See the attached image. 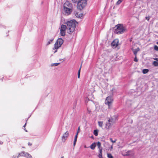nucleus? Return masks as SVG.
I'll list each match as a JSON object with an SVG mask.
<instances>
[{
	"instance_id": "obj_1",
	"label": "nucleus",
	"mask_w": 158,
	"mask_h": 158,
	"mask_svg": "<svg viewBox=\"0 0 158 158\" xmlns=\"http://www.w3.org/2000/svg\"><path fill=\"white\" fill-rule=\"evenodd\" d=\"M75 20H73L68 21L65 24L67 25V32L69 34H71L74 31L76 27Z\"/></svg>"
},
{
	"instance_id": "obj_2",
	"label": "nucleus",
	"mask_w": 158,
	"mask_h": 158,
	"mask_svg": "<svg viewBox=\"0 0 158 158\" xmlns=\"http://www.w3.org/2000/svg\"><path fill=\"white\" fill-rule=\"evenodd\" d=\"M115 27L116 28L115 29L114 32L118 34H122L127 31L126 26L122 24H118Z\"/></svg>"
},
{
	"instance_id": "obj_3",
	"label": "nucleus",
	"mask_w": 158,
	"mask_h": 158,
	"mask_svg": "<svg viewBox=\"0 0 158 158\" xmlns=\"http://www.w3.org/2000/svg\"><path fill=\"white\" fill-rule=\"evenodd\" d=\"M63 42L64 40L61 38H58L57 39L54 44V47L53 48V50H55L54 52V53L57 52V49L61 47Z\"/></svg>"
},
{
	"instance_id": "obj_4",
	"label": "nucleus",
	"mask_w": 158,
	"mask_h": 158,
	"mask_svg": "<svg viewBox=\"0 0 158 158\" xmlns=\"http://www.w3.org/2000/svg\"><path fill=\"white\" fill-rule=\"evenodd\" d=\"M77 8L81 10L87 4L86 0H80L77 2Z\"/></svg>"
},
{
	"instance_id": "obj_5",
	"label": "nucleus",
	"mask_w": 158,
	"mask_h": 158,
	"mask_svg": "<svg viewBox=\"0 0 158 158\" xmlns=\"http://www.w3.org/2000/svg\"><path fill=\"white\" fill-rule=\"evenodd\" d=\"M113 101V99L111 97L108 96L106 98L105 100V104L108 105V108L110 109L112 107V103Z\"/></svg>"
},
{
	"instance_id": "obj_6",
	"label": "nucleus",
	"mask_w": 158,
	"mask_h": 158,
	"mask_svg": "<svg viewBox=\"0 0 158 158\" xmlns=\"http://www.w3.org/2000/svg\"><path fill=\"white\" fill-rule=\"evenodd\" d=\"M114 122V120L112 119V118H111L110 119H109L108 122L106 123V129H108L111 127L113 125Z\"/></svg>"
},
{
	"instance_id": "obj_7",
	"label": "nucleus",
	"mask_w": 158,
	"mask_h": 158,
	"mask_svg": "<svg viewBox=\"0 0 158 158\" xmlns=\"http://www.w3.org/2000/svg\"><path fill=\"white\" fill-rule=\"evenodd\" d=\"M64 12L67 15L70 14L72 11V9L71 8L64 6Z\"/></svg>"
},
{
	"instance_id": "obj_8",
	"label": "nucleus",
	"mask_w": 158,
	"mask_h": 158,
	"mask_svg": "<svg viewBox=\"0 0 158 158\" xmlns=\"http://www.w3.org/2000/svg\"><path fill=\"white\" fill-rule=\"evenodd\" d=\"M69 135V132L68 131H67L62 137V141H65L66 139Z\"/></svg>"
},
{
	"instance_id": "obj_9",
	"label": "nucleus",
	"mask_w": 158,
	"mask_h": 158,
	"mask_svg": "<svg viewBox=\"0 0 158 158\" xmlns=\"http://www.w3.org/2000/svg\"><path fill=\"white\" fill-rule=\"evenodd\" d=\"M64 6L69 7L72 9V5L69 2H66L64 4Z\"/></svg>"
},
{
	"instance_id": "obj_10",
	"label": "nucleus",
	"mask_w": 158,
	"mask_h": 158,
	"mask_svg": "<svg viewBox=\"0 0 158 158\" xmlns=\"http://www.w3.org/2000/svg\"><path fill=\"white\" fill-rule=\"evenodd\" d=\"M118 41L117 40H115L111 43V45L113 47L115 48L118 45Z\"/></svg>"
},
{
	"instance_id": "obj_11",
	"label": "nucleus",
	"mask_w": 158,
	"mask_h": 158,
	"mask_svg": "<svg viewBox=\"0 0 158 158\" xmlns=\"http://www.w3.org/2000/svg\"><path fill=\"white\" fill-rule=\"evenodd\" d=\"M132 50L135 55V56H136L137 54V52L139 51L140 50V49L139 48H137L135 49H134L133 48H132Z\"/></svg>"
},
{
	"instance_id": "obj_12",
	"label": "nucleus",
	"mask_w": 158,
	"mask_h": 158,
	"mask_svg": "<svg viewBox=\"0 0 158 158\" xmlns=\"http://www.w3.org/2000/svg\"><path fill=\"white\" fill-rule=\"evenodd\" d=\"M66 30L67 31V25H62L61 27L60 31H65Z\"/></svg>"
},
{
	"instance_id": "obj_13",
	"label": "nucleus",
	"mask_w": 158,
	"mask_h": 158,
	"mask_svg": "<svg viewBox=\"0 0 158 158\" xmlns=\"http://www.w3.org/2000/svg\"><path fill=\"white\" fill-rule=\"evenodd\" d=\"M78 134V132H77L76 135H75V136L74 139V142H73V146H75L76 145V143L77 140V138Z\"/></svg>"
},
{
	"instance_id": "obj_14",
	"label": "nucleus",
	"mask_w": 158,
	"mask_h": 158,
	"mask_svg": "<svg viewBox=\"0 0 158 158\" xmlns=\"http://www.w3.org/2000/svg\"><path fill=\"white\" fill-rule=\"evenodd\" d=\"M101 143L99 142H98L97 143V146L98 147V148L99 149V151L101 150V151H102V148L101 147Z\"/></svg>"
},
{
	"instance_id": "obj_15",
	"label": "nucleus",
	"mask_w": 158,
	"mask_h": 158,
	"mask_svg": "<svg viewBox=\"0 0 158 158\" xmlns=\"http://www.w3.org/2000/svg\"><path fill=\"white\" fill-rule=\"evenodd\" d=\"M96 146V144L95 143H93L90 146V148L92 150H94L95 147Z\"/></svg>"
},
{
	"instance_id": "obj_16",
	"label": "nucleus",
	"mask_w": 158,
	"mask_h": 158,
	"mask_svg": "<svg viewBox=\"0 0 158 158\" xmlns=\"http://www.w3.org/2000/svg\"><path fill=\"white\" fill-rule=\"evenodd\" d=\"M24 156L28 158H32V156L28 153L26 152L24 153Z\"/></svg>"
},
{
	"instance_id": "obj_17",
	"label": "nucleus",
	"mask_w": 158,
	"mask_h": 158,
	"mask_svg": "<svg viewBox=\"0 0 158 158\" xmlns=\"http://www.w3.org/2000/svg\"><path fill=\"white\" fill-rule=\"evenodd\" d=\"M24 153L25 152H22L20 153H19L17 156V158L19 157L20 156H24Z\"/></svg>"
},
{
	"instance_id": "obj_18",
	"label": "nucleus",
	"mask_w": 158,
	"mask_h": 158,
	"mask_svg": "<svg viewBox=\"0 0 158 158\" xmlns=\"http://www.w3.org/2000/svg\"><path fill=\"white\" fill-rule=\"evenodd\" d=\"M132 154V151H128L126 153L125 155L126 156H130Z\"/></svg>"
},
{
	"instance_id": "obj_19",
	"label": "nucleus",
	"mask_w": 158,
	"mask_h": 158,
	"mask_svg": "<svg viewBox=\"0 0 158 158\" xmlns=\"http://www.w3.org/2000/svg\"><path fill=\"white\" fill-rule=\"evenodd\" d=\"M53 40H54L53 38H52V39H51L49 40L48 41V42L46 44V45L48 46V45H49L50 44H51V43L52 42V41Z\"/></svg>"
},
{
	"instance_id": "obj_20",
	"label": "nucleus",
	"mask_w": 158,
	"mask_h": 158,
	"mask_svg": "<svg viewBox=\"0 0 158 158\" xmlns=\"http://www.w3.org/2000/svg\"><path fill=\"white\" fill-rule=\"evenodd\" d=\"M98 130H94V134L96 136H97L98 135Z\"/></svg>"
},
{
	"instance_id": "obj_21",
	"label": "nucleus",
	"mask_w": 158,
	"mask_h": 158,
	"mask_svg": "<svg viewBox=\"0 0 158 158\" xmlns=\"http://www.w3.org/2000/svg\"><path fill=\"white\" fill-rule=\"evenodd\" d=\"M60 33L61 36H64L65 35V31H60Z\"/></svg>"
},
{
	"instance_id": "obj_22",
	"label": "nucleus",
	"mask_w": 158,
	"mask_h": 158,
	"mask_svg": "<svg viewBox=\"0 0 158 158\" xmlns=\"http://www.w3.org/2000/svg\"><path fill=\"white\" fill-rule=\"evenodd\" d=\"M75 15L78 18H80V17L82 16V15L80 14L77 12H76L75 13Z\"/></svg>"
},
{
	"instance_id": "obj_23",
	"label": "nucleus",
	"mask_w": 158,
	"mask_h": 158,
	"mask_svg": "<svg viewBox=\"0 0 158 158\" xmlns=\"http://www.w3.org/2000/svg\"><path fill=\"white\" fill-rule=\"evenodd\" d=\"M153 65L155 66H158V61H154L153 63Z\"/></svg>"
},
{
	"instance_id": "obj_24",
	"label": "nucleus",
	"mask_w": 158,
	"mask_h": 158,
	"mask_svg": "<svg viewBox=\"0 0 158 158\" xmlns=\"http://www.w3.org/2000/svg\"><path fill=\"white\" fill-rule=\"evenodd\" d=\"M148 71H149L148 69H143V70L142 72L143 74H146V73H147L148 72Z\"/></svg>"
},
{
	"instance_id": "obj_25",
	"label": "nucleus",
	"mask_w": 158,
	"mask_h": 158,
	"mask_svg": "<svg viewBox=\"0 0 158 158\" xmlns=\"http://www.w3.org/2000/svg\"><path fill=\"white\" fill-rule=\"evenodd\" d=\"M100 153L98 155V156L99 158H102V151L100 150V151H99Z\"/></svg>"
},
{
	"instance_id": "obj_26",
	"label": "nucleus",
	"mask_w": 158,
	"mask_h": 158,
	"mask_svg": "<svg viewBox=\"0 0 158 158\" xmlns=\"http://www.w3.org/2000/svg\"><path fill=\"white\" fill-rule=\"evenodd\" d=\"M103 123L102 122L99 121L98 122V124L99 127H102Z\"/></svg>"
},
{
	"instance_id": "obj_27",
	"label": "nucleus",
	"mask_w": 158,
	"mask_h": 158,
	"mask_svg": "<svg viewBox=\"0 0 158 158\" xmlns=\"http://www.w3.org/2000/svg\"><path fill=\"white\" fill-rule=\"evenodd\" d=\"M81 67H80V69H79V70H78V78H80V71H81Z\"/></svg>"
},
{
	"instance_id": "obj_28",
	"label": "nucleus",
	"mask_w": 158,
	"mask_h": 158,
	"mask_svg": "<svg viewBox=\"0 0 158 158\" xmlns=\"http://www.w3.org/2000/svg\"><path fill=\"white\" fill-rule=\"evenodd\" d=\"M60 64V63H53L52 64V66H56Z\"/></svg>"
},
{
	"instance_id": "obj_29",
	"label": "nucleus",
	"mask_w": 158,
	"mask_h": 158,
	"mask_svg": "<svg viewBox=\"0 0 158 158\" xmlns=\"http://www.w3.org/2000/svg\"><path fill=\"white\" fill-rule=\"evenodd\" d=\"M123 0H118L116 2V5H118L120 4L122 2Z\"/></svg>"
},
{
	"instance_id": "obj_30",
	"label": "nucleus",
	"mask_w": 158,
	"mask_h": 158,
	"mask_svg": "<svg viewBox=\"0 0 158 158\" xmlns=\"http://www.w3.org/2000/svg\"><path fill=\"white\" fill-rule=\"evenodd\" d=\"M107 157L108 158H113V157L110 153L107 154Z\"/></svg>"
},
{
	"instance_id": "obj_31",
	"label": "nucleus",
	"mask_w": 158,
	"mask_h": 158,
	"mask_svg": "<svg viewBox=\"0 0 158 158\" xmlns=\"http://www.w3.org/2000/svg\"><path fill=\"white\" fill-rule=\"evenodd\" d=\"M72 2L74 3H77L80 0H71Z\"/></svg>"
},
{
	"instance_id": "obj_32",
	"label": "nucleus",
	"mask_w": 158,
	"mask_h": 158,
	"mask_svg": "<svg viewBox=\"0 0 158 158\" xmlns=\"http://www.w3.org/2000/svg\"><path fill=\"white\" fill-rule=\"evenodd\" d=\"M154 49L156 51H158V46L155 45L154 47Z\"/></svg>"
},
{
	"instance_id": "obj_33",
	"label": "nucleus",
	"mask_w": 158,
	"mask_h": 158,
	"mask_svg": "<svg viewBox=\"0 0 158 158\" xmlns=\"http://www.w3.org/2000/svg\"><path fill=\"white\" fill-rule=\"evenodd\" d=\"M77 101H75L74 103V106H73V108H74L76 107V105H77Z\"/></svg>"
},
{
	"instance_id": "obj_34",
	"label": "nucleus",
	"mask_w": 158,
	"mask_h": 158,
	"mask_svg": "<svg viewBox=\"0 0 158 158\" xmlns=\"http://www.w3.org/2000/svg\"><path fill=\"white\" fill-rule=\"evenodd\" d=\"M134 61L135 62H138V60L136 56H135V57L134 59Z\"/></svg>"
},
{
	"instance_id": "obj_35",
	"label": "nucleus",
	"mask_w": 158,
	"mask_h": 158,
	"mask_svg": "<svg viewBox=\"0 0 158 158\" xmlns=\"http://www.w3.org/2000/svg\"><path fill=\"white\" fill-rule=\"evenodd\" d=\"M110 140L113 143H115L116 142V140H114V141H113V140H112V139L111 138L110 139Z\"/></svg>"
},
{
	"instance_id": "obj_36",
	"label": "nucleus",
	"mask_w": 158,
	"mask_h": 158,
	"mask_svg": "<svg viewBox=\"0 0 158 158\" xmlns=\"http://www.w3.org/2000/svg\"><path fill=\"white\" fill-rule=\"evenodd\" d=\"M17 157V156L16 155H14L12 157V158H16Z\"/></svg>"
},
{
	"instance_id": "obj_37",
	"label": "nucleus",
	"mask_w": 158,
	"mask_h": 158,
	"mask_svg": "<svg viewBox=\"0 0 158 158\" xmlns=\"http://www.w3.org/2000/svg\"><path fill=\"white\" fill-rule=\"evenodd\" d=\"M154 60H156L157 61H158V58H154Z\"/></svg>"
},
{
	"instance_id": "obj_38",
	"label": "nucleus",
	"mask_w": 158,
	"mask_h": 158,
	"mask_svg": "<svg viewBox=\"0 0 158 158\" xmlns=\"http://www.w3.org/2000/svg\"><path fill=\"white\" fill-rule=\"evenodd\" d=\"M28 145L29 146H31L32 145V144L31 143H30V142H29L28 143Z\"/></svg>"
},
{
	"instance_id": "obj_39",
	"label": "nucleus",
	"mask_w": 158,
	"mask_h": 158,
	"mask_svg": "<svg viewBox=\"0 0 158 158\" xmlns=\"http://www.w3.org/2000/svg\"><path fill=\"white\" fill-rule=\"evenodd\" d=\"M3 143V142L2 141H0V144H2Z\"/></svg>"
},
{
	"instance_id": "obj_40",
	"label": "nucleus",
	"mask_w": 158,
	"mask_h": 158,
	"mask_svg": "<svg viewBox=\"0 0 158 158\" xmlns=\"http://www.w3.org/2000/svg\"><path fill=\"white\" fill-rule=\"evenodd\" d=\"M26 123L23 126V127H25L26 126Z\"/></svg>"
},
{
	"instance_id": "obj_41",
	"label": "nucleus",
	"mask_w": 158,
	"mask_h": 158,
	"mask_svg": "<svg viewBox=\"0 0 158 158\" xmlns=\"http://www.w3.org/2000/svg\"><path fill=\"white\" fill-rule=\"evenodd\" d=\"M24 130L25 131L27 132V130H26L25 128H24Z\"/></svg>"
},
{
	"instance_id": "obj_42",
	"label": "nucleus",
	"mask_w": 158,
	"mask_h": 158,
	"mask_svg": "<svg viewBox=\"0 0 158 158\" xmlns=\"http://www.w3.org/2000/svg\"><path fill=\"white\" fill-rule=\"evenodd\" d=\"M146 19H147L148 20H149V18H148L146 17Z\"/></svg>"
},
{
	"instance_id": "obj_43",
	"label": "nucleus",
	"mask_w": 158,
	"mask_h": 158,
	"mask_svg": "<svg viewBox=\"0 0 158 158\" xmlns=\"http://www.w3.org/2000/svg\"><path fill=\"white\" fill-rule=\"evenodd\" d=\"M80 130V128L79 127H78V131L77 132H78V131Z\"/></svg>"
},
{
	"instance_id": "obj_44",
	"label": "nucleus",
	"mask_w": 158,
	"mask_h": 158,
	"mask_svg": "<svg viewBox=\"0 0 158 158\" xmlns=\"http://www.w3.org/2000/svg\"><path fill=\"white\" fill-rule=\"evenodd\" d=\"M61 158H64V156H62Z\"/></svg>"
},
{
	"instance_id": "obj_45",
	"label": "nucleus",
	"mask_w": 158,
	"mask_h": 158,
	"mask_svg": "<svg viewBox=\"0 0 158 158\" xmlns=\"http://www.w3.org/2000/svg\"><path fill=\"white\" fill-rule=\"evenodd\" d=\"M156 44H158V42H156Z\"/></svg>"
},
{
	"instance_id": "obj_46",
	"label": "nucleus",
	"mask_w": 158,
	"mask_h": 158,
	"mask_svg": "<svg viewBox=\"0 0 158 158\" xmlns=\"http://www.w3.org/2000/svg\"><path fill=\"white\" fill-rule=\"evenodd\" d=\"M85 148H86V146H85Z\"/></svg>"
},
{
	"instance_id": "obj_47",
	"label": "nucleus",
	"mask_w": 158,
	"mask_h": 158,
	"mask_svg": "<svg viewBox=\"0 0 158 158\" xmlns=\"http://www.w3.org/2000/svg\"><path fill=\"white\" fill-rule=\"evenodd\" d=\"M111 148H112V146H111Z\"/></svg>"
}]
</instances>
